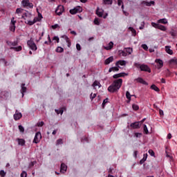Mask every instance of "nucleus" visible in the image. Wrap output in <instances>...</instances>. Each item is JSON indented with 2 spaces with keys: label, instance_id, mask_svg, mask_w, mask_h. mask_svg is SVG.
<instances>
[{
  "label": "nucleus",
  "instance_id": "nucleus-1",
  "mask_svg": "<svg viewBox=\"0 0 177 177\" xmlns=\"http://www.w3.org/2000/svg\"><path fill=\"white\" fill-rule=\"evenodd\" d=\"M121 86H122V79H118L113 82L108 87L107 91H109L110 93H115L120 91Z\"/></svg>",
  "mask_w": 177,
  "mask_h": 177
},
{
  "label": "nucleus",
  "instance_id": "nucleus-2",
  "mask_svg": "<svg viewBox=\"0 0 177 177\" xmlns=\"http://www.w3.org/2000/svg\"><path fill=\"white\" fill-rule=\"evenodd\" d=\"M134 66L137 68H140L141 70V71H146L147 73H151V69H150V67H149V66H147L145 64H140L139 63H135Z\"/></svg>",
  "mask_w": 177,
  "mask_h": 177
},
{
  "label": "nucleus",
  "instance_id": "nucleus-3",
  "mask_svg": "<svg viewBox=\"0 0 177 177\" xmlns=\"http://www.w3.org/2000/svg\"><path fill=\"white\" fill-rule=\"evenodd\" d=\"M24 8H27V9H32L34 8V4L30 3L29 0H23L21 1Z\"/></svg>",
  "mask_w": 177,
  "mask_h": 177
},
{
  "label": "nucleus",
  "instance_id": "nucleus-4",
  "mask_svg": "<svg viewBox=\"0 0 177 177\" xmlns=\"http://www.w3.org/2000/svg\"><path fill=\"white\" fill-rule=\"evenodd\" d=\"M27 45L28 46H29L30 49H31L32 50H37V45L35 44L34 41H32V39H30L27 41Z\"/></svg>",
  "mask_w": 177,
  "mask_h": 177
},
{
  "label": "nucleus",
  "instance_id": "nucleus-5",
  "mask_svg": "<svg viewBox=\"0 0 177 177\" xmlns=\"http://www.w3.org/2000/svg\"><path fill=\"white\" fill-rule=\"evenodd\" d=\"M27 45L28 46H29L30 49H31L32 50H37V45L35 44L34 41H32V39H30L27 41Z\"/></svg>",
  "mask_w": 177,
  "mask_h": 177
},
{
  "label": "nucleus",
  "instance_id": "nucleus-6",
  "mask_svg": "<svg viewBox=\"0 0 177 177\" xmlns=\"http://www.w3.org/2000/svg\"><path fill=\"white\" fill-rule=\"evenodd\" d=\"M63 12H64V6L59 5L57 6V9L55 10V13L58 16H61L63 15Z\"/></svg>",
  "mask_w": 177,
  "mask_h": 177
},
{
  "label": "nucleus",
  "instance_id": "nucleus-7",
  "mask_svg": "<svg viewBox=\"0 0 177 177\" xmlns=\"http://www.w3.org/2000/svg\"><path fill=\"white\" fill-rule=\"evenodd\" d=\"M71 15H76V13H81L82 12V8L81 7H77L73 9L70 10Z\"/></svg>",
  "mask_w": 177,
  "mask_h": 177
},
{
  "label": "nucleus",
  "instance_id": "nucleus-8",
  "mask_svg": "<svg viewBox=\"0 0 177 177\" xmlns=\"http://www.w3.org/2000/svg\"><path fill=\"white\" fill-rule=\"evenodd\" d=\"M41 138L42 136H41L40 132L36 133L35 136V138L33 140V143H39Z\"/></svg>",
  "mask_w": 177,
  "mask_h": 177
},
{
  "label": "nucleus",
  "instance_id": "nucleus-9",
  "mask_svg": "<svg viewBox=\"0 0 177 177\" xmlns=\"http://www.w3.org/2000/svg\"><path fill=\"white\" fill-rule=\"evenodd\" d=\"M16 21H15V17H12L11 19V25L10 27V31H12V32H15V31H16Z\"/></svg>",
  "mask_w": 177,
  "mask_h": 177
},
{
  "label": "nucleus",
  "instance_id": "nucleus-10",
  "mask_svg": "<svg viewBox=\"0 0 177 177\" xmlns=\"http://www.w3.org/2000/svg\"><path fill=\"white\" fill-rule=\"evenodd\" d=\"M155 63H156L158 70H160V68H162L164 66V62H162V60L160 59H156L155 60Z\"/></svg>",
  "mask_w": 177,
  "mask_h": 177
},
{
  "label": "nucleus",
  "instance_id": "nucleus-11",
  "mask_svg": "<svg viewBox=\"0 0 177 177\" xmlns=\"http://www.w3.org/2000/svg\"><path fill=\"white\" fill-rule=\"evenodd\" d=\"M131 128L133 129H139L140 128V122H135L130 124Z\"/></svg>",
  "mask_w": 177,
  "mask_h": 177
},
{
  "label": "nucleus",
  "instance_id": "nucleus-12",
  "mask_svg": "<svg viewBox=\"0 0 177 177\" xmlns=\"http://www.w3.org/2000/svg\"><path fill=\"white\" fill-rule=\"evenodd\" d=\"M21 117H23V115L21 114V113H20V112H19V111L16 110L15 114H14V120L15 121H17V120H20V118H21Z\"/></svg>",
  "mask_w": 177,
  "mask_h": 177
},
{
  "label": "nucleus",
  "instance_id": "nucleus-13",
  "mask_svg": "<svg viewBox=\"0 0 177 177\" xmlns=\"http://www.w3.org/2000/svg\"><path fill=\"white\" fill-rule=\"evenodd\" d=\"M103 13H104V10L103 8H100L99 7L97 8L96 10V15L98 17H103Z\"/></svg>",
  "mask_w": 177,
  "mask_h": 177
},
{
  "label": "nucleus",
  "instance_id": "nucleus-14",
  "mask_svg": "<svg viewBox=\"0 0 177 177\" xmlns=\"http://www.w3.org/2000/svg\"><path fill=\"white\" fill-rule=\"evenodd\" d=\"M125 75H128V73H118V74L114 75L113 76V78H114L115 80H117V78H121L122 77H125Z\"/></svg>",
  "mask_w": 177,
  "mask_h": 177
},
{
  "label": "nucleus",
  "instance_id": "nucleus-15",
  "mask_svg": "<svg viewBox=\"0 0 177 177\" xmlns=\"http://www.w3.org/2000/svg\"><path fill=\"white\" fill-rule=\"evenodd\" d=\"M156 2L153 1H151L150 2L146 1H142L141 2V5H145L146 6H151V5H155Z\"/></svg>",
  "mask_w": 177,
  "mask_h": 177
},
{
  "label": "nucleus",
  "instance_id": "nucleus-16",
  "mask_svg": "<svg viewBox=\"0 0 177 177\" xmlns=\"http://www.w3.org/2000/svg\"><path fill=\"white\" fill-rule=\"evenodd\" d=\"M135 81H137V82H139L140 84H143V85H149L147 82L145 81L142 77H138L137 79H135Z\"/></svg>",
  "mask_w": 177,
  "mask_h": 177
},
{
  "label": "nucleus",
  "instance_id": "nucleus-17",
  "mask_svg": "<svg viewBox=\"0 0 177 177\" xmlns=\"http://www.w3.org/2000/svg\"><path fill=\"white\" fill-rule=\"evenodd\" d=\"M67 171V165L64 163L61 164V167H60V172L62 174H64V172Z\"/></svg>",
  "mask_w": 177,
  "mask_h": 177
},
{
  "label": "nucleus",
  "instance_id": "nucleus-18",
  "mask_svg": "<svg viewBox=\"0 0 177 177\" xmlns=\"http://www.w3.org/2000/svg\"><path fill=\"white\" fill-rule=\"evenodd\" d=\"M113 61H114V57L113 56H111L106 59H105L104 64L107 66L108 64H110V63H113Z\"/></svg>",
  "mask_w": 177,
  "mask_h": 177
},
{
  "label": "nucleus",
  "instance_id": "nucleus-19",
  "mask_svg": "<svg viewBox=\"0 0 177 177\" xmlns=\"http://www.w3.org/2000/svg\"><path fill=\"white\" fill-rule=\"evenodd\" d=\"M21 93H22V97H24V93L27 91V87H26V84L23 83L21 84Z\"/></svg>",
  "mask_w": 177,
  "mask_h": 177
},
{
  "label": "nucleus",
  "instance_id": "nucleus-20",
  "mask_svg": "<svg viewBox=\"0 0 177 177\" xmlns=\"http://www.w3.org/2000/svg\"><path fill=\"white\" fill-rule=\"evenodd\" d=\"M6 44L7 45H8V46H17V44H19V42H17V41H7Z\"/></svg>",
  "mask_w": 177,
  "mask_h": 177
},
{
  "label": "nucleus",
  "instance_id": "nucleus-21",
  "mask_svg": "<svg viewBox=\"0 0 177 177\" xmlns=\"http://www.w3.org/2000/svg\"><path fill=\"white\" fill-rule=\"evenodd\" d=\"M127 62L124 60H119L115 63L116 67H120V66H125Z\"/></svg>",
  "mask_w": 177,
  "mask_h": 177
},
{
  "label": "nucleus",
  "instance_id": "nucleus-22",
  "mask_svg": "<svg viewBox=\"0 0 177 177\" xmlns=\"http://www.w3.org/2000/svg\"><path fill=\"white\" fill-rule=\"evenodd\" d=\"M113 46H114V43H113V41H110L109 44L104 47V49H106V50H111Z\"/></svg>",
  "mask_w": 177,
  "mask_h": 177
},
{
  "label": "nucleus",
  "instance_id": "nucleus-23",
  "mask_svg": "<svg viewBox=\"0 0 177 177\" xmlns=\"http://www.w3.org/2000/svg\"><path fill=\"white\" fill-rule=\"evenodd\" d=\"M37 21H39V19H38V18L35 17L33 21H28V26H33V24H35V23H37Z\"/></svg>",
  "mask_w": 177,
  "mask_h": 177
},
{
  "label": "nucleus",
  "instance_id": "nucleus-24",
  "mask_svg": "<svg viewBox=\"0 0 177 177\" xmlns=\"http://www.w3.org/2000/svg\"><path fill=\"white\" fill-rule=\"evenodd\" d=\"M165 51L168 53V55H174V51L171 49V46H166Z\"/></svg>",
  "mask_w": 177,
  "mask_h": 177
},
{
  "label": "nucleus",
  "instance_id": "nucleus-25",
  "mask_svg": "<svg viewBox=\"0 0 177 177\" xmlns=\"http://www.w3.org/2000/svg\"><path fill=\"white\" fill-rule=\"evenodd\" d=\"M10 49L11 50H15V52H20L21 49H23V47H21V46H19L18 47H10Z\"/></svg>",
  "mask_w": 177,
  "mask_h": 177
},
{
  "label": "nucleus",
  "instance_id": "nucleus-26",
  "mask_svg": "<svg viewBox=\"0 0 177 177\" xmlns=\"http://www.w3.org/2000/svg\"><path fill=\"white\" fill-rule=\"evenodd\" d=\"M124 50L126 51V53L128 55H132V52H133V48L131 47L124 48Z\"/></svg>",
  "mask_w": 177,
  "mask_h": 177
},
{
  "label": "nucleus",
  "instance_id": "nucleus-27",
  "mask_svg": "<svg viewBox=\"0 0 177 177\" xmlns=\"http://www.w3.org/2000/svg\"><path fill=\"white\" fill-rule=\"evenodd\" d=\"M17 140L19 146H24V145H26V140H24V139L18 138Z\"/></svg>",
  "mask_w": 177,
  "mask_h": 177
},
{
  "label": "nucleus",
  "instance_id": "nucleus-28",
  "mask_svg": "<svg viewBox=\"0 0 177 177\" xmlns=\"http://www.w3.org/2000/svg\"><path fill=\"white\" fill-rule=\"evenodd\" d=\"M112 71L113 72L120 71V68H118V66L111 67L109 69V73H111Z\"/></svg>",
  "mask_w": 177,
  "mask_h": 177
},
{
  "label": "nucleus",
  "instance_id": "nucleus-29",
  "mask_svg": "<svg viewBox=\"0 0 177 177\" xmlns=\"http://www.w3.org/2000/svg\"><path fill=\"white\" fill-rule=\"evenodd\" d=\"M147 160V153L144 154L143 158L140 160V164L142 165L145 161Z\"/></svg>",
  "mask_w": 177,
  "mask_h": 177
},
{
  "label": "nucleus",
  "instance_id": "nucleus-30",
  "mask_svg": "<svg viewBox=\"0 0 177 177\" xmlns=\"http://www.w3.org/2000/svg\"><path fill=\"white\" fill-rule=\"evenodd\" d=\"M151 89L155 91L156 92H160V88L156 86V84H152L151 86Z\"/></svg>",
  "mask_w": 177,
  "mask_h": 177
},
{
  "label": "nucleus",
  "instance_id": "nucleus-31",
  "mask_svg": "<svg viewBox=\"0 0 177 177\" xmlns=\"http://www.w3.org/2000/svg\"><path fill=\"white\" fill-rule=\"evenodd\" d=\"M126 97L127 99H128V102L127 103H129L131 102V99L132 97V95H131V93H129V91H127L126 92Z\"/></svg>",
  "mask_w": 177,
  "mask_h": 177
},
{
  "label": "nucleus",
  "instance_id": "nucleus-32",
  "mask_svg": "<svg viewBox=\"0 0 177 177\" xmlns=\"http://www.w3.org/2000/svg\"><path fill=\"white\" fill-rule=\"evenodd\" d=\"M64 110H66V109L64 107L62 108L61 109H55V113H57V114H63V113L64 112Z\"/></svg>",
  "mask_w": 177,
  "mask_h": 177
},
{
  "label": "nucleus",
  "instance_id": "nucleus-33",
  "mask_svg": "<svg viewBox=\"0 0 177 177\" xmlns=\"http://www.w3.org/2000/svg\"><path fill=\"white\" fill-rule=\"evenodd\" d=\"M158 22L160 23L161 24H167V23H168L167 19H160L158 21Z\"/></svg>",
  "mask_w": 177,
  "mask_h": 177
},
{
  "label": "nucleus",
  "instance_id": "nucleus-34",
  "mask_svg": "<svg viewBox=\"0 0 177 177\" xmlns=\"http://www.w3.org/2000/svg\"><path fill=\"white\" fill-rule=\"evenodd\" d=\"M104 5H113V0H103Z\"/></svg>",
  "mask_w": 177,
  "mask_h": 177
},
{
  "label": "nucleus",
  "instance_id": "nucleus-35",
  "mask_svg": "<svg viewBox=\"0 0 177 177\" xmlns=\"http://www.w3.org/2000/svg\"><path fill=\"white\" fill-rule=\"evenodd\" d=\"M158 30H161V31H166L167 30V28H165V26H162L161 24L158 25Z\"/></svg>",
  "mask_w": 177,
  "mask_h": 177
},
{
  "label": "nucleus",
  "instance_id": "nucleus-36",
  "mask_svg": "<svg viewBox=\"0 0 177 177\" xmlns=\"http://www.w3.org/2000/svg\"><path fill=\"white\" fill-rule=\"evenodd\" d=\"M129 30L130 31H131V32H132L133 37H136V30H135V29H134L133 28H132V27H129Z\"/></svg>",
  "mask_w": 177,
  "mask_h": 177
},
{
  "label": "nucleus",
  "instance_id": "nucleus-37",
  "mask_svg": "<svg viewBox=\"0 0 177 177\" xmlns=\"http://www.w3.org/2000/svg\"><path fill=\"white\" fill-rule=\"evenodd\" d=\"M120 55H122V56H123L124 57L128 56V53H127V52L125 51L124 48L123 50H120Z\"/></svg>",
  "mask_w": 177,
  "mask_h": 177
},
{
  "label": "nucleus",
  "instance_id": "nucleus-38",
  "mask_svg": "<svg viewBox=\"0 0 177 177\" xmlns=\"http://www.w3.org/2000/svg\"><path fill=\"white\" fill-rule=\"evenodd\" d=\"M132 109L133 110H134L135 111H138V110H139V105L136 104H133L132 105Z\"/></svg>",
  "mask_w": 177,
  "mask_h": 177
},
{
  "label": "nucleus",
  "instance_id": "nucleus-39",
  "mask_svg": "<svg viewBox=\"0 0 177 177\" xmlns=\"http://www.w3.org/2000/svg\"><path fill=\"white\" fill-rule=\"evenodd\" d=\"M144 133H145V135H149V129H147V126L146 124H144Z\"/></svg>",
  "mask_w": 177,
  "mask_h": 177
},
{
  "label": "nucleus",
  "instance_id": "nucleus-40",
  "mask_svg": "<svg viewBox=\"0 0 177 177\" xmlns=\"http://www.w3.org/2000/svg\"><path fill=\"white\" fill-rule=\"evenodd\" d=\"M93 86H99V88H100L102 85H100V82H97V80H95L93 84Z\"/></svg>",
  "mask_w": 177,
  "mask_h": 177
},
{
  "label": "nucleus",
  "instance_id": "nucleus-41",
  "mask_svg": "<svg viewBox=\"0 0 177 177\" xmlns=\"http://www.w3.org/2000/svg\"><path fill=\"white\" fill-rule=\"evenodd\" d=\"M64 51V49L62 47H57L56 49V52H57V53H62Z\"/></svg>",
  "mask_w": 177,
  "mask_h": 177
},
{
  "label": "nucleus",
  "instance_id": "nucleus-42",
  "mask_svg": "<svg viewBox=\"0 0 177 177\" xmlns=\"http://www.w3.org/2000/svg\"><path fill=\"white\" fill-rule=\"evenodd\" d=\"M23 10H24L23 8H17L15 13L17 15H20V13H23Z\"/></svg>",
  "mask_w": 177,
  "mask_h": 177
},
{
  "label": "nucleus",
  "instance_id": "nucleus-43",
  "mask_svg": "<svg viewBox=\"0 0 177 177\" xmlns=\"http://www.w3.org/2000/svg\"><path fill=\"white\" fill-rule=\"evenodd\" d=\"M59 145H63V139L59 138L57 140L56 145L59 146Z\"/></svg>",
  "mask_w": 177,
  "mask_h": 177
},
{
  "label": "nucleus",
  "instance_id": "nucleus-44",
  "mask_svg": "<svg viewBox=\"0 0 177 177\" xmlns=\"http://www.w3.org/2000/svg\"><path fill=\"white\" fill-rule=\"evenodd\" d=\"M66 41L68 44V48H70V46H71V42L70 41V39L68 38V37H66Z\"/></svg>",
  "mask_w": 177,
  "mask_h": 177
},
{
  "label": "nucleus",
  "instance_id": "nucleus-45",
  "mask_svg": "<svg viewBox=\"0 0 177 177\" xmlns=\"http://www.w3.org/2000/svg\"><path fill=\"white\" fill-rule=\"evenodd\" d=\"M169 64H177V59H171L169 60Z\"/></svg>",
  "mask_w": 177,
  "mask_h": 177
},
{
  "label": "nucleus",
  "instance_id": "nucleus-46",
  "mask_svg": "<svg viewBox=\"0 0 177 177\" xmlns=\"http://www.w3.org/2000/svg\"><path fill=\"white\" fill-rule=\"evenodd\" d=\"M142 133H134V138H140L141 136H142Z\"/></svg>",
  "mask_w": 177,
  "mask_h": 177
},
{
  "label": "nucleus",
  "instance_id": "nucleus-47",
  "mask_svg": "<svg viewBox=\"0 0 177 177\" xmlns=\"http://www.w3.org/2000/svg\"><path fill=\"white\" fill-rule=\"evenodd\" d=\"M149 154H150V156H151V157H154L155 156V153L154 151H153V149H149L148 151Z\"/></svg>",
  "mask_w": 177,
  "mask_h": 177
},
{
  "label": "nucleus",
  "instance_id": "nucleus-48",
  "mask_svg": "<svg viewBox=\"0 0 177 177\" xmlns=\"http://www.w3.org/2000/svg\"><path fill=\"white\" fill-rule=\"evenodd\" d=\"M0 176H1V177L6 176V172H5V171H3V170H1L0 171Z\"/></svg>",
  "mask_w": 177,
  "mask_h": 177
},
{
  "label": "nucleus",
  "instance_id": "nucleus-49",
  "mask_svg": "<svg viewBox=\"0 0 177 177\" xmlns=\"http://www.w3.org/2000/svg\"><path fill=\"white\" fill-rule=\"evenodd\" d=\"M94 24L96 25V26H99L100 24V21H99V19L97 18H95L94 19Z\"/></svg>",
  "mask_w": 177,
  "mask_h": 177
},
{
  "label": "nucleus",
  "instance_id": "nucleus-50",
  "mask_svg": "<svg viewBox=\"0 0 177 177\" xmlns=\"http://www.w3.org/2000/svg\"><path fill=\"white\" fill-rule=\"evenodd\" d=\"M141 48H142V49H144V50H147L149 49V47L147 46V44H142Z\"/></svg>",
  "mask_w": 177,
  "mask_h": 177
},
{
  "label": "nucleus",
  "instance_id": "nucleus-51",
  "mask_svg": "<svg viewBox=\"0 0 177 177\" xmlns=\"http://www.w3.org/2000/svg\"><path fill=\"white\" fill-rule=\"evenodd\" d=\"M160 24H157V23H154V22H152L151 23V26H152V27H154V28H158V26H159Z\"/></svg>",
  "mask_w": 177,
  "mask_h": 177
},
{
  "label": "nucleus",
  "instance_id": "nucleus-52",
  "mask_svg": "<svg viewBox=\"0 0 177 177\" xmlns=\"http://www.w3.org/2000/svg\"><path fill=\"white\" fill-rule=\"evenodd\" d=\"M51 27L53 30H56V28H60V26H59V24H57L53 25Z\"/></svg>",
  "mask_w": 177,
  "mask_h": 177
},
{
  "label": "nucleus",
  "instance_id": "nucleus-53",
  "mask_svg": "<svg viewBox=\"0 0 177 177\" xmlns=\"http://www.w3.org/2000/svg\"><path fill=\"white\" fill-rule=\"evenodd\" d=\"M166 77H171V71H169V69L166 70Z\"/></svg>",
  "mask_w": 177,
  "mask_h": 177
},
{
  "label": "nucleus",
  "instance_id": "nucleus-54",
  "mask_svg": "<svg viewBox=\"0 0 177 177\" xmlns=\"http://www.w3.org/2000/svg\"><path fill=\"white\" fill-rule=\"evenodd\" d=\"M170 35H171V37H176V31L175 30H171L170 32Z\"/></svg>",
  "mask_w": 177,
  "mask_h": 177
},
{
  "label": "nucleus",
  "instance_id": "nucleus-55",
  "mask_svg": "<svg viewBox=\"0 0 177 177\" xmlns=\"http://www.w3.org/2000/svg\"><path fill=\"white\" fill-rule=\"evenodd\" d=\"M19 129L20 132H21L22 133H24V127L23 126L19 125Z\"/></svg>",
  "mask_w": 177,
  "mask_h": 177
},
{
  "label": "nucleus",
  "instance_id": "nucleus-56",
  "mask_svg": "<svg viewBox=\"0 0 177 177\" xmlns=\"http://www.w3.org/2000/svg\"><path fill=\"white\" fill-rule=\"evenodd\" d=\"M35 164H37V162H31L29 164L28 167H29V168H32V167H34V165H35Z\"/></svg>",
  "mask_w": 177,
  "mask_h": 177
},
{
  "label": "nucleus",
  "instance_id": "nucleus-57",
  "mask_svg": "<svg viewBox=\"0 0 177 177\" xmlns=\"http://www.w3.org/2000/svg\"><path fill=\"white\" fill-rule=\"evenodd\" d=\"M106 103H109V98H106L105 100H104L102 102V107H104V105L106 104Z\"/></svg>",
  "mask_w": 177,
  "mask_h": 177
},
{
  "label": "nucleus",
  "instance_id": "nucleus-58",
  "mask_svg": "<svg viewBox=\"0 0 177 177\" xmlns=\"http://www.w3.org/2000/svg\"><path fill=\"white\" fill-rule=\"evenodd\" d=\"M21 177H27V172L25 171H23L21 174Z\"/></svg>",
  "mask_w": 177,
  "mask_h": 177
},
{
  "label": "nucleus",
  "instance_id": "nucleus-59",
  "mask_svg": "<svg viewBox=\"0 0 177 177\" xmlns=\"http://www.w3.org/2000/svg\"><path fill=\"white\" fill-rule=\"evenodd\" d=\"M95 97H96V93H91V100H93L95 99Z\"/></svg>",
  "mask_w": 177,
  "mask_h": 177
},
{
  "label": "nucleus",
  "instance_id": "nucleus-60",
  "mask_svg": "<svg viewBox=\"0 0 177 177\" xmlns=\"http://www.w3.org/2000/svg\"><path fill=\"white\" fill-rule=\"evenodd\" d=\"M53 41H57V44H59V37L55 36L53 38Z\"/></svg>",
  "mask_w": 177,
  "mask_h": 177
},
{
  "label": "nucleus",
  "instance_id": "nucleus-61",
  "mask_svg": "<svg viewBox=\"0 0 177 177\" xmlns=\"http://www.w3.org/2000/svg\"><path fill=\"white\" fill-rule=\"evenodd\" d=\"M76 49L77 50H81V45H80V44H76Z\"/></svg>",
  "mask_w": 177,
  "mask_h": 177
},
{
  "label": "nucleus",
  "instance_id": "nucleus-62",
  "mask_svg": "<svg viewBox=\"0 0 177 177\" xmlns=\"http://www.w3.org/2000/svg\"><path fill=\"white\" fill-rule=\"evenodd\" d=\"M37 19H38L39 21H40V20L42 19V15L41 13H39L38 17H37Z\"/></svg>",
  "mask_w": 177,
  "mask_h": 177
},
{
  "label": "nucleus",
  "instance_id": "nucleus-63",
  "mask_svg": "<svg viewBox=\"0 0 177 177\" xmlns=\"http://www.w3.org/2000/svg\"><path fill=\"white\" fill-rule=\"evenodd\" d=\"M44 122H37V127H43Z\"/></svg>",
  "mask_w": 177,
  "mask_h": 177
},
{
  "label": "nucleus",
  "instance_id": "nucleus-64",
  "mask_svg": "<svg viewBox=\"0 0 177 177\" xmlns=\"http://www.w3.org/2000/svg\"><path fill=\"white\" fill-rule=\"evenodd\" d=\"M122 3H123L122 0H118V6H121V5H122Z\"/></svg>",
  "mask_w": 177,
  "mask_h": 177
}]
</instances>
